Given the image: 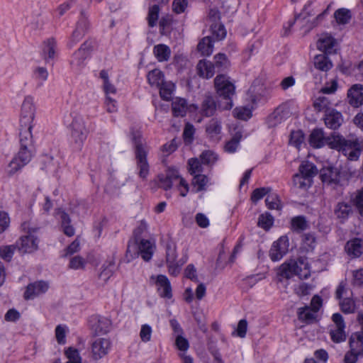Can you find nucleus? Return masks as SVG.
<instances>
[{"instance_id":"obj_38","label":"nucleus","mask_w":363,"mask_h":363,"mask_svg":"<svg viewBox=\"0 0 363 363\" xmlns=\"http://www.w3.org/2000/svg\"><path fill=\"white\" fill-rule=\"evenodd\" d=\"M324 133L322 130H313L310 135V144L315 148L321 147L324 145Z\"/></svg>"},{"instance_id":"obj_32","label":"nucleus","mask_w":363,"mask_h":363,"mask_svg":"<svg viewBox=\"0 0 363 363\" xmlns=\"http://www.w3.org/2000/svg\"><path fill=\"white\" fill-rule=\"evenodd\" d=\"M197 49L202 55L209 56L213 51V43L211 37L203 38L198 44Z\"/></svg>"},{"instance_id":"obj_4","label":"nucleus","mask_w":363,"mask_h":363,"mask_svg":"<svg viewBox=\"0 0 363 363\" xmlns=\"http://www.w3.org/2000/svg\"><path fill=\"white\" fill-rule=\"evenodd\" d=\"M214 84L218 94L225 99V109H230L233 107L232 96L235 94V86L230 81L229 77L224 74L216 76Z\"/></svg>"},{"instance_id":"obj_35","label":"nucleus","mask_w":363,"mask_h":363,"mask_svg":"<svg viewBox=\"0 0 363 363\" xmlns=\"http://www.w3.org/2000/svg\"><path fill=\"white\" fill-rule=\"evenodd\" d=\"M208 182L209 179L207 176L202 174H198L194 176L191 183L193 187L196 189V191L199 192L206 190Z\"/></svg>"},{"instance_id":"obj_46","label":"nucleus","mask_w":363,"mask_h":363,"mask_svg":"<svg viewBox=\"0 0 363 363\" xmlns=\"http://www.w3.org/2000/svg\"><path fill=\"white\" fill-rule=\"evenodd\" d=\"M293 182L294 186L297 188L306 189L311 186L312 180L299 174H296L294 177Z\"/></svg>"},{"instance_id":"obj_23","label":"nucleus","mask_w":363,"mask_h":363,"mask_svg":"<svg viewBox=\"0 0 363 363\" xmlns=\"http://www.w3.org/2000/svg\"><path fill=\"white\" fill-rule=\"evenodd\" d=\"M352 213V206L345 202L338 203L334 210V213L340 223H344Z\"/></svg>"},{"instance_id":"obj_40","label":"nucleus","mask_w":363,"mask_h":363,"mask_svg":"<svg viewBox=\"0 0 363 363\" xmlns=\"http://www.w3.org/2000/svg\"><path fill=\"white\" fill-rule=\"evenodd\" d=\"M316 312L314 311L311 307L306 306L300 308L298 311V316L299 320L311 323L315 319Z\"/></svg>"},{"instance_id":"obj_24","label":"nucleus","mask_w":363,"mask_h":363,"mask_svg":"<svg viewBox=\"0 0 363 363\" xmlns=\"http://www.w3.org/2000/svg\"><path fill=\"white\" fill-rule=\"evenodd\" d=\"M116 270V263L113 259L106 261L101 267V270L99 274V279L106 284L113 276Z\"/></svg>"},{"instance_id":"obj_22","label":"nucleus","mask_w":363,"mask_h":363,"mask_svg":"<svg viewBox=\"0 0 363 363\" xmlns=\"http://www.w3.org/2000/svg\"><path fill=\"white\" fill-rule=\"evenodd\" d=\"M179 178L180 177L177 170L169 169L166 175L160 179V185L164 190H168L177 183Z\"/></svg>"},{"instance_id":"obj_56","label":"nucleus","mask_w":363,"mask_h":363,"mask_svg":"<svg viewBox=\"0 0 363 363\" xmlns=\"http://www.w3.org/2000/svg\"><path fill=\"white\" fill-rule=\"evenodd\" d=\"M17 249L16 244L6 245L0 248V256L7 261L11 260L14 253V251Z\"/></svg>"},{"instance_id":"obj_57","label":"nucleus","mask_w":363,"mask_h":363,"mask_svg":"<svg viewBox=\"0 0 363 363\" xmlns=\"http://www.w3.org/2000/svg\"><path fill=\"white\" fill-rule=\"evenodd\" d=\"M67 328L66 325H59L55 328V337L57 342L64 345L66 342V334Z\"/></svg>"},{"instance_id":"obj_58","label":"nucleus","mask_w":363,"mask_h":363,"mask_svg":"<svg viewBox=\"0 0 363 363\" xmlns=\"http://www.w3.org/2000/svg\"><path fill=\"white\" fill-rule=\"evenodd\" d=\"M342 311L345 313H352L354 312L355 303L351 298H345L340 302Z\"/></svg>"},{"instance_id":"obj_14","label":"nucleus","mask_w":363,"mask_h":363,"mask_svg":"<svg viewBox=\"0 0 363 363\" xmlns=\"http://www.w3.org/2000/svg\"><path fill=\"white\" fill-rule=\"evenodd\" d=\"M111 347L108 338L99 337L91 344V356L94 360H99L107 355Z\"/></svg>"},{"instance_id":"obj_43","label":"nucleus","mask_w":363,"mask_h":363,"mask_svg":"<svg viewBox=\"0 0 363 363\" xmlns=\"http://www.w3.org/2000/svg\"><path fill=\"white\" fill-rule=\"evenodd\" d=\"M67 360L65 363H82V358L76 348L69 347L65 351Z\"/></svg>"},{"instance_id":"obj_16","label":"nucleus","mask_w":363,"mask_h":363,"mask_svg":"<svg viewBox=\"0 0 363 363\" xmlns=\"http://www.w3.org/2000/svg\"><path fill=\"white\" fill-rule=\"evenodd\" d=\"M348 101L354 107L363 104V85L356 84L352 86L347 92Z\"/></svg>"},{"instance_id":"obj_17","label":"nucleus","mask_w":363,"mask_h":363,"mask_svg":"<svg viewBox=\"0 0 363 363\" xmlns=\"http://www.w3.org/2000/svg\"><path fill=\"white\" fill-rule=\"evenodd\" d=\"M324 121L325 125L330 129H337L343 123L342 113L335 109L327 111L325 114Z\"/></svg>"},{"instance_id":"obj_29","label":"nucleus","mask_w":363,"mask_h":363,"mask_svg":"<svg viewBox=\"0 0 363 363\" xmlns=\"http://www.w3.org/2000/svg\"><path fill=\"white\" fill-rule=\"evenodd\" d=\"M153 53L159 62H165L170 57L171 50L164 44H159L154 47Z\"/></svg>"},{"instance_id":"obj_33","label":"nucleus","mask_w":363,"mask_h":363,"mask_svg":"<svg viewBox=\"0 0 363 363\" xmlns=\"http://www.w3.org/2000/svg\"><path fill=\"white\" fill-rule=\"evenodd\" d=\"M164 77L162 72L158 69L149 72L147 75V81L150 86H156L157 88L164 82Z\"/></svg>"},{"instance_id":"obj_3","label":"nucleus","mask_w":363,"mask_h":363,"mask_svg":"<svg viewBox=\"0 0 363 363\" xmlns=\"http://www.w3.org/2000/svg\"><path fill=\"white\" fill-rule=\"evenodd\" d=\"M88 130L85 121L81 116L75 117L71 124L70 143L72 147L80 150L86 139Z\"/></svg>"},{"instance_id":"obj_48","label":"nucleus","mask_w":363,"mask_h":363,"mask_svg":"<svg viewBox=\"0 0 363 363\" xmlns=\"http://www.w3.org/2000/svg\"><path fill=\"white\" fill-rule=\"evenodd\" d=\"M202 162H201L198 158H191L188 161L189 172L191 175L201 174L203 171Z\"/></svg>"},{"instance_id":"obj_36","label":"nucleus","mask_w":363,"mask_h":363,"mask_svg":"<svg viewBox=\"0 0 363 363\" xmlns=\"http://www.w3.org/2000/svg\"><path fill=\"white\" fill-rule=\"evenodd\" d=\"M160 12V7L159 5L154 4L149 6L146 19L150 27L153 28L157 24Z\"/></svg>"},{"instance_id":"obj_28","label":"nucleus","mask_w":363,"mask_h":363,"mask_svg":"<svg viewBox=\"0 0 363 363\" xmlns=\"http://www.w3.org/2000/svg\"><path fill=\"white\" fill-rule=\"evenodd\" d=\"M57 43L53 38L45 41L43 47V55L46 62L52 60L56 53Z\"/></svg>"},{"instance_id":"obj_39","label":"nucleus","mask_w":363,"mask_h":363,"mask_svg":"<svg viewBox=\"0 0 363 363\" xmlns=\"http://www.w3.org/2000/svg\"><path fill=\"white\" fill-rule=\"evenodd\" d=\"M334 18L337 24L345 25L349 23L351 18V12L347 9L341 8L335 11Z\"/></svg>"},{"instance_id":"obj_19","label":"nucleus","mask_w":363,"mask_h":363,"mask_svg":"<svg viewBox=\"0 0 363 363\" xmlns=\"http://www.w3.org/2000/svg\"><path fill=\"white\" fill-rule=\"evenodd\" d=\"M156 285L160 296L167 298L172 297L170 282L166 276L162 274L158 275L156 279Z\"/></svg>"},{"instance_id":"obj_9","label":"nucleus","mask_w":363,"mask_h":363,"mask_svg":"<svg viewBox=\"0 0 363 363\" xmlns=\"http://www.w3.org/2000/svg\"><path fill=\"white\" fill-rule=\"evenodd\" d=\"M31 157L32 154L29 147H21L17 155L9 164L8 174L13 175L16 173L30 161Z\"/></svg>"},{"instance_id":"obj_21","label":"nucleus","mask_w":363,"mask_h":363,"mask_svg":"<svg viewBox=\"0 0 363 363\" xmlns=\"http://www.w3.org/2000/svg\"><path fill=\"white\" fill-rule=\"evenodd\" d=\"M196 70L200 77L206 79L211 78L215 74L213 64L207 60H200L196 65Z\"/></svg>"},{"instance_id":"obj_20","label":"nucleus","mask_w":363,"mask_h":363,"mask_svg":"<svg viewBox=\"0 0 363 363\" xmlns=\"http://www.w3.org/2000/svg\"><path fill=\"white\" fill-rule=\"evenodd\" d=\"M221 130V123L217 118H212L210 120L206 126V133L207 135L214 140H218L220 139Z\"/></svg>"},{"instance_id":"obj_49","label":"nucleus","mask_w":363,"mask_h":363,"mask_svg":"<svg viewBox=\"0 0 363 363\" xmlns=\"http://www.w3.org/2000/svg\"><path fill=\"white\" fill-rule=\"evenodd\" d=\"M274 223V218L269 213H264L259 216L258 225L264 230L269 229Z\"/></svg>"},{"instance_id":"obj_5","label":"nucleus","mask_w":363,"mask_h":363,"mask_svg":"<svg viewBox=\"0 0 363 363\" xmlns=\"http://www.w3.org/2000/svg\"><path fill=\"white\" fill-rule=\"evenodd\" d=\"M37 229L28 228L25 235H21L16 242L17 250L21 254H30L38 249L39 239L36 235Z\"/></svg>"},{"instance_id":"obj_44","label":"nucleus","mask_w":363,"mask_h":363,"mask_svg":"<svg viewBox=\"0 0 363 363\" xmlns=\"http://www.w3.org/2000/svg\"><path fill=\"white\" fill-rule=\"evenodd\" d=\"M267 206L271 210H281L282 205L279 196L274 193H269L265 200Z\"/></svg>"},{"instance_id":"obj_30","label":"nucleus","mask_w":363,"mask_h":363,"mask_svg":"<svg viewBox=\"0 0 363 363\" xmlns=\"http://www.w3.org/2000/svg\"><path fill=\"white\" fill-rule=\"evenodd\" d=\"M172 109L174 116H184L187 111L186 101L182 98H176L172 101Z\"/></svg>"},{"instance_id":"obj_59","label":"nucleus","mask_w":363,"mask_h":363,"mask_svg":"<svg viewBox=\"0 0 363 363\" xmlns=\"http://www.w3.org/2000/svg\"><path fill=\"white\" fill-rule=\"evenodd\" d=\"M175 345L177 348L180 351V352H186L187 350L189 347V341L182 335H177Z\"/></svg>"},{"instance_id":"obj_18","label":"nucleus","mask_w":363,"mask_h":363,"mask_svg":"<svg viewBox=\"0 0 363 363\" xmlns=\"http://www.w3.org/2000/svg\"><path fill=\"white\" fill-rule=\"evenodd\" d=\"M345 250L347 254L352 257H359L363 253V240L354 238L347 242Z\"/></svg>"},{"instance_id":"obj_8","label":"nucleus","mask_w":363,"mask_h":363,"mask_svg":"<svg viewBox=\"0 0 363 363\" xmlns=\"http://www.w3.org/2000/svg\"><path fill=\"white\" fill-rule=\"evenodd\" d=\"M135 140V154L137 162V167L139 169V176L145 179L149 173V164L147 160L148 148L140 140Z\"/></svg>"},{"instance_id":"obj_42","label":"nucleus","mask_w":363,"mask_h":363,"mask_svg":"<svg viewBox=\"0 0 363 363\" xmlns=\"http://www.w3.org/2000/svg\"><path fill=\"white\" fill-rule=\"evenodd\" d=\"M100 77L103 80V89L106 96H108V95L110 94H116V88L110 82L107 71L101 70L100 72Z\"/></svg>"},{"instance_id":"obj_11","label":"nucleus","mask_w":363,"mask_h":363,"mask_svg":"<svg viewBox=\"0 0 363 363\" xmlns=\"http://www.w3.org/2000/svg\"><path fill=\"white\" fill-rule=\"evenodd\" d=\"M334 324L331 325L330 335L332 340L336 343L344 342L346 340L345 331V323L342 315L334 313L332 316Z\"/></svg>"},{"instance_id":"obj_53","label":"nucleus","mask_w":363,"mask_h":363,"mask_svg":"<svg viewBox=\"0 0 363 363\" xmlns=\"http://www.w3.org/2000/svg\"><path fill=\"white\" fill-rule=\"evenodd\" d=\"M330 105V101L325 96H320L315 99L313 106L318 111H323L325 113L330 110L329 106Z\"/></svg>"},{"instance_id":"obj_37","label":"nucleus","mask_w":363,"mask_h":363,"mask_svg":"<svg viewBox=\"0 0 363 363\" xmlns=\"http://www.w3.org/2000/svg\"><path fill=\"white\" fill-rule=\"evenodd\" d=\"M314 66L319 70L327 72L332 67L333 65L326 55H317L314 57Z\"/></svg>"},{"instance_id":"obj_12","label":"nucleus","mask_w":363,"mask_h":363,"mask_svg":"<svg viewBox=\"0 0 363 363\" xmlns=\"http://www.w3.org/2000/svg\"><path fill=\"white\" fill-rule=\"evenodd\" d=\"M89 325L94 334L100 335L108 333L111 329L112 323L106 317L95 315L89 318Z\"/></svg>"},{"instance_id":"obj_54","label":"nucleus","mask_w":363,"mask_h":363,"mask_svg":"<svg viewBox=\"0 0 363 363\" xmlns=\"http://www.w3.org/2000/svg\"><path fill=\"white\" fill-rule=\"evenodd\" d=\"M304 140L303 134L301 131H292L290 135L289 143L291 145L299 148Z\"/></svg>"},{"instance_id":"obj_6","label":"nucleus","mask_w":363,"mask_h":363,"mask_svg":"<svg viewBox=\"0 0 363 363\" xmlns=\"http://www.w3.org/2000/svg\"><path fill=\"white\" fill-rule=\"evenodd\" d=\"M155 249L153 242L148 240H142L138 245V251L137 250L136 244L135 242H129L126 251V258L130 262L135 256L140 253L142 258L148 262L152 259V255Z\"/></svg>"},{"instance_id":"obj_7","label":"nucleus","mask_w":363,"mask_h":363,"mask_svg":"<svg viewBox=\"0 0 363 363\" xmlns=\"http://www.w3.org/2000/svg\"><path fill=\"white\" fill-rule=\"evenodd\" d=\"M349 343L350 350L345 355L344 363H356L359 357H363V334L353 333Z\"/></svg>"},{"instance_id":"obj_2","label":"nucleus","mask_w":363,"mask_h":363,"mask_svg":"<svg viewBox=\"0 0 363 363\" xmlns=\"http://www.w3.org/2000/svg\"><path fill=\"white\" fill-rule=\"evenodd\" d=\"M278 274L284 278L289 279L297 275L300 279H308L311 275V269L306 259L300 258L297 261L290 260L283 263Z\"/></svg>"},{"instance_id":"obj_55","label":"nucleus","mask_w":363,"mask_h":363,"mask_svg":"<svg viewBox=\"0 0 363 363\" xmlns=\"http://www.w3.org/2000/svg\"><path fill=\"white\" fill-rule=\"evenodd\" d=\"M291 228L294 230H303L307 227L306 220L303 216H296L291 219Z\"/></svg>"},{"instance_id":"obj_27","label":"nucleus","mask_w":363,"mask_h":363,"mask_svg":"<svg viewBox=\"0 0 363 363\" xmlns=\"http://www.w3.org/2000/svg\"><path fill=\"white\" fill-rule=\"evenodd\" d=\"M335 43V40L331 35H323L318 40L317 47L325 53H332Z\"/></svg>"},{"instance_id":"obj_63","label":"nucleus","mask_w":363,"mask_h":363,"mask_svg":"<svg viewBox=\"0 0 363 363\" xmlns=\"http://www.w3.org/2000/svg\"><path fill=\"white\" fill-rule=\"evenodd\" d=\"M271 192V189L269 188H259L256 189L253 191L252 195V200L254 202H256L261 199H262L264 196H267Z\"/></svg>"},{"instance_id":"obj_61","label":"nucleus","mask_w":363,"mask_h":363,"mask_svg":"<svg viewBox=\"0 0 363 363\" xmlns=\"http://www.w3.org/2000/svg\"><path fill=\"white\" fill-rule=\"evenodd\" d=\"M86 264L85 259L80 256H75L71 258L69 267L72 269H83Z\"/></svg>"},{"instance_id":"obj_10","label":"nucleus","mask_w":363,"mask_h":363,"mask_svg":"<svg viewBox=\"0 0 363 363\" xmlns=\"http://www.w3.org/2000/svg\"><path fill=\"white\" fill-rule=\"evenodd\" d=\"M35 114V106L34 99L31 96H27L24 98L22 103L20 124L21 125H33V121Z\"/></svg>"},{"instance_id":"obj_64","label":"nucleus","mask_w":363,"mask_h":363,"mask_svg":"<svg viewBox=\"0 0 363 363\" xmlns=\"http://www.w3.org/2000/svg\"><path fill=\"white\" fill-rule=\"evenodd\" d=\"M353 201L359 213L363 216V189L357 191Z\"/></svg>"},{"instance_id":"obj_47","label":"nucleus","mask_w":363,"mask_h":363,"mask_svg":"<svg viewBox=\"0 0 363 363\" xmlns=\"http://www.w3.org/2000/svg\"><path fill=\"white\" fill-rule=\"evenodd\" d=\"M211 30L213 37L217 40H221L226 36V30L224 26L220 23L211 24Z\"/></svg>"},{"instance_id":"obj_31","label":"nucleus","mask_w":363,"mask_h":363,"mask_svg":"<svg viewBox=\"0 0 363 363\" xmlns=\"http://www.w3.org/2000/svg\"><path fill=\"white\" fill-rule=\"evenodd\" d=\"M318 173L316 167L310 162H303L298 168V173L308 179L312 180L313 177H315Z\"/></svg>"},{"instance_id":"obj_34","label":"nucleus","mask_w":363,"mask_h":363,"mask_svg":"<svg viewBox=\"0 0 363 363\" xmlns=\"http://www.w3.org/2000/svg\"><path fill=\"white\" fill-rule=\"evenodd\" d=\"M160 97L165 101H170L174 91V84L169 81H164L160 86Z\"/></svg>"},{"instance_id":"obj_51","label":"nucleus","mask_w":363,"mask_h":363,"mask_svg":"<svg viewBox=\"0 0 363 363\" xmlns=\"http://www.w3.org/2000/svg\"><path fill=\"white\" fill-rule=\"evenodd\" d=\"M202 163L208 165H213L217 160V155L211 150L204 151L200 155Z\"/></svg>"},{"instance_id":"obj_25","label":"nucleus","mask_w":363,"mask_h":363,"mask_svg":"<svg viewBox=\"0 0 363 363\" xmlns=\"http://www.w3.org/2000/svg\"><path fill=\"white\" fill-rule=\"evenodd\" d=\"M216 111V104L211 96H206L201 106V113L206 117L213 116Z\"/></svg>"},{"instance_id":"obj_1","label":"nucleus","mask_w":363,"mask_h":363,"mask_svg":"<svg viewBox=\"0 0 363 363\" xmlns=\"http://www.w3.org/2000/svg\"><path fill=\"white\" fill-rule=\"evenodd\" d=\"M328 145L333 149L342 152L348 160H357L363 149L362 141L351 136L346 139L339 134H333L328 138Z\"/></svg>"},{"instance_id":"obj_45","label":"nucleus","mask_w":363,"mask_h":363,"mask_svg":"<svg viewBox=\"0 0 363 363\" xmlns=\"http://www.w3.org/2000/svg\"><path fill=\"white\" fill-rule=\"evenodd\" d=\"M320 178L323 183L336 184L338 182L337 174L331 169H324L320 174Z\"/></svg>"},{"instance_id":"obj_26","label":"nucleus","mask_w":363,"mask_h":363,"mask_svg":"<svg viewBox=\"0 0 363 363\" xmlns=\"http://www.w3.org/2000/svg\"><path fill=\"white\" fill-rule=\"evenodd\" d=\"M20 128V145L21 147H30L32 145L33 136L31 130L33 125H21Z\"/></svg>"},{"instance_id":"obj_13","label":"nucleus","mask_w":363,"mask_h":363,"mask_svg":"<svg viewBox=\"0 0 363 363\" xmlns=\"http://www.w3.org/2000/svg\"><path fill=\"white\" fill-rule=\"evenodd\" d=\"M289 239L286 236H281L274 242L269 250V257L273 262L279 261L289 250Z\"/></svg>"},{"instance_id":"obj_52","label":"nucleus","mask_w":363,"mask_h":363,"mask_svg":"<svg viewBox=\"0 0 363 363\" xmlns=\"http://www.w3.org/2000/svg\"><path fill=\"white\" fill-rule=\"evenodd\" d=\"M152 334V328L148 324H143L141 325L140 330V338L143 342H148L151 340Z\"/></svg>"},{"instance_id":"obj_60","label":"nucleus","mask_w":363,"mask_h":363,"mask_svg":"<svg viewBox=\"0 0 363 363\" xmlns=\"http://www.w3.org/2000/svg\"><path fill=\"white\" fill-rule=\"evenodd\" d=\"M78 29L83 30L86 33L90 28V24L88 20V17L85 12L82 11L80 13L79 19L77 23Z\"/></svg>"},{"instance_id":"obj_62","label":"nucleus","mask_w":363,"mask_h":363,"mask_svg":"<svg viewBox=\"0 0 363 363\" xmlns=\"http://www.w3.org/2000/svg\"><path fill=\"white\" fill-rule=\"evenodd\" d=\"M240 136L235 135L225 145V150L229 153H233L239 146Z\"/></svg>"},{"instance_id":"obj_50","label":"nucleus","mask_w":363,"mask_h":363,"mask_svg":"<svg viewBox=\"0 0 363 363\" xmlns=\"http://www.w3.org/2000/svg\"><path fill=\"white\" fill-rule=\"evenodd\" d=\"M233 115L238 119L245 121L252 116V110L246 106L237 107L233 110Z\"/></svg>"},{"instance_id":"obj_41","label":"nucleus","mask_w":363,"mask_h":363,"mask_svg":"<svg viewBox=\"0 0 363 363\" xmlns=\"http://www.w3.org/2000/svg\"><path fill=\"white\" fill-rule=\"evenodd\" d=\"M60 213L64 233L69 237L73 236L74 235V229L70 225L71 220L69 216L64 211H60Z\"/></svg>"},{"instance_id":"obj_15","label":"nucleus","mask_w":363,"mask_h":363,"mask_svg":"<svg viewBox=\"0 0 363 363\" xmlns=\"http://www.w3.org/2000/svg\"><path fill=\"white\" fill-rule=\"evenodd\" d=\"M49 288L48 283L39 281L29 284L24 293L26 299H33L35 297L45 293Z\"/></svg>"}]
</instances>
